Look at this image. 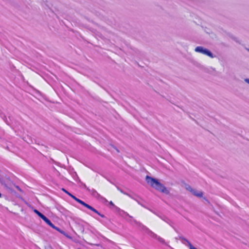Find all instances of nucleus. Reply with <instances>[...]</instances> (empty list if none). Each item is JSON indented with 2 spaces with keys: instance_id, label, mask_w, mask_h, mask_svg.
Masks as SVG:
<instances>
[{
  "instance_id": "1",
  "label": "nucleus",
  "mask_w": 249,
  "mask_h": 249,
  "mask_svg": "<svg viewBox=\"0 0 249 249\" xmlns=\"http://www.w3.org/2000/svg\"><path fill=\"white\" fill-rule=\"evenodd\" d=\"M146 180L151 187L157 191L166 195L170 194V189L167 188L159 179L146 176Z\"/></svg>"
},
{
  "instance_id": "7",
  "label": "nucleus",
  "mask_w": 249,
  "mask_h": 249,
  "mask_svg": "<svg viewBox=\"0 0 249 249\" xmlns=\"http://www.w3.org/2000/svg\"><path fill=\"white\" fill-rule=\"evenodd\" d=\"M156 222L157 227L161 229L169 226L167 222L160 218H157L156 219Z\"/></svg>"
},
{
  "instance_id": "2",
  "label": "nucleus",
  "mask_w": 249,
  "mask_h": 249,
  "mask_svg": "<svg viewBox=\"0 0 249 249\" xmlns=\"http://www.w3.org/2000/svg\"><path fill=\"white\" fill-rule=\"evenodd\" d=\"M184 188L186 191L191 193L193 196L199 198H202L205 200H207L206 197L204 196V192L202 191L194 188L189 184H185Z\"/></svg>"
},
{
  "instance_id": "4",
  "label": "nucleus",
  "mask_w": 249,
  "mask_h": 249,
  "mask_svg": "<svg viewBox=\"0 0 249 249\" xmlns=\"http://www.w3.org/2000/svg\"><path fill=\"white\" fill-rule=\"evenodd\" d=\"M195 52L203 54L211 58H213L215 57V55L210 50L202 46L196 47L195 49Z\"/></svg>"
},
{
  "instance_id": "13",
  "label": "nucleus",
  "mask_w": 249,
  "mask_h": 249,
  "mask_svg": "<svg viewBox=\"0 0 249 249\" xmlns=\"http://www.w3.org/2000/svg\"><path fill=\"white\" fill-rule=\"evenodd\" d=\"M244 81L246 83L249 85V78H246L244 79Z\"/></svg>"
},
{
  "instance_id": "10",
  "label": "nucleus",
  "mask_w": 249,
  "mask_h": 249,
  "mask_svg": "<svg viewBox=\"0 0 249 249\" xmlns=\"http://www.w3.org/2000/svg\"><path fill=\"white\" fill-rule=\"evenodd\" d=\"M185 245L188 247L189 249H197L194 245L187 239H184Z\"/></svg>"
},
{
  "instance_id": "6",
  "label": "nucleus",
  "mask_w": 249,
  "mask_h": 249,
  "mask_svg": "<svg viewBox=\"0 0 249 249\" xmlns=\"http://www.w3.org/2000/svg\"><path fill=\"white\" fill-rule=\"evenodd\" d=\"M69 196H71L72 198H73L74 200H75L77 202H79L81 204L85 206L87 208L91 210V211H93L94 212L99 214V213L93 207H92L91 206L87 204V203H85L84 201L81 200L80 199L76 198L75 196H73L72 194H69Z\"/></svg>"
},
{
  "instance_id": "15",
  "label": "nucleus",
  "mask_w": 249,
  "mask_h": 249,
  "mask_svg": "<svg viewBox=\"0 0 249 249\" xmlns=\"http://www.w3.org/2000/svg\"><path fill=\"white\" fill-rule=\"evenodd\" d=\"M1 197V193H0V198Z\"/></svg>"
},
{
  "instance_id": "12",
  "label": "nucleus",
  "mask_w": 249,
  "mask_h": 249,
  "mask_svg": "<svg viewBox=\"0 0 249 249\" xmlns=\"http://www.w3.org/2000/svg\"><path fill=\"white\" fill-rule=\"evenodd\" d=\"M62 190L63 191H64L65 193L67 194L68 195H69V194H71V193L68 192L67 190H66L65 189H62Z\"/></svg>"
},
{
  "instance_id": "5",
  "label": "nucleus",
  "mask_w": 249,
  "mask_h": 249,
  "mask_svg": "<svg viewBox=\"0 0 249 249\" xmlns=\"http://www.w3.org/2000/svg\"><path fill=\"white\" fill-rule=\"evenodd\" d=\"M69 196H71L72 198H73L74 200H75L77 202H79L81 204L85 206L87 208L91 210V211H93L94 212L99 214V213L93 207H92L91 206L87 204V203H85L84 201L81 200L80 199L76 198L75 196H73L72 194H69Z\"/></svg>"
},
{
  "instance_id": "8",
  "label": "nucleus",
  "mask_w": 249,
  "mask_h": 249,
  "mask_svg": "<svg viewBox=\"0 0 249 249\" xmlns=\"http://www.w3.org/2000/svg\"><path fill=\"white\" fill-rule=\"evenodd\" d=\"M128 202V207L130 209H133L134 207H138L140 205L139 202L137 200H136L132 198H130L129 199Z\"/></svg>"
},
{
  "instance_id": "11",
  "label": "nucleus",
  "mask_w": 249,
  "mask_h": 249,
  "mask_svg": "<svg viewBox=\"0 0 249 249\" xmlns=\"http://www.w3.org/2000/svg\"><path fill=\"white\" fill-rule=\"evenodd\" d=\"M170 243L173 246L176 247L178 243V239L177 237L172 238L170 239Z\"/></svg>"
},
{
  "instance_id": "3",
  "label": "nucleus",
  "mask_w": 249,
  "mask_h": 249,
  "mask_svg": "<svg viewBox=\"0 0 249 249\" xmlns=\"http://www.w3.org/2000/svg\"><path fill=\"white\" fill-rule=\"evenodd\" d=\"M34 212L38 215V216H39L41 218H42L48 225H49L50 226H51L53 229L57 230L58 231L60 232V233H62L64 235H65L67 237L69 238H71V237L69 236L67 233H66L64 231L61 230L59 228L55 227L51 222V221L47 218L44 215L42 214L41 213H40L38 211H37L36 209H35L34 210Z\"/></svg>"
},
{
  "instance_id": "9",
  "label": "nucleus",
  "mask_w": 249,
  "mask_h": 249,
  "mask_svg": "<svg viewBox=\"0 0 249 249\" xmlns=\"http://www.w3.org/2000/svg\"><path fill=\"white\" fill-rule=\"evenodd\" d=\"M13 213L14 214H18L20 212H23V208L18 204H15L12 208Z\"/></svg>"
},
{
  "instance_id": "14",
  "label": "nucleus",
  "mask_w": 249,
  "mask_h": 249,
  "mask_svg": "<svg viewBox=\"0 0 249 249\" xmlns=\"http://www.w3.org/2000/svg\"><path fill=\"white\" fill-rule=\"evenodd\" d=\"M109 203H110V205H112V206H114V203H113L112 201H110V202H109Z\"/></svg>"
}]
</instances>
